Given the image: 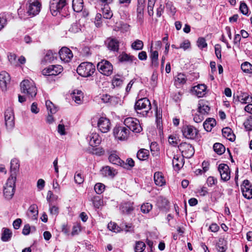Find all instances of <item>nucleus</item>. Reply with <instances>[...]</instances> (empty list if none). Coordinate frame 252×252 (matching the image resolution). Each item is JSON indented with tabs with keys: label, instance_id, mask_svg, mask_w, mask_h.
Instances as JSON below:
<instances>
[{
	"label": "nucleus",
	"instance_id": "19",
	"mask_svg": "<svg viewBox=\"0 0 252 252\" xmlns=\"http://www.w3.org/2000/svg\"><path fill=\"white\" fill-rule=\"evenodd\" d=\"M134 209L133 202H124L120 206V210L125 214H130Z\"/></svg>",
	"mask_w": 252,
	"mask_h": 252
},
{
	"label": "nucleus",
	"instance_id": "1",
	"mask_svg": "<svg viewBox=\"0 0 252 252\" xmlns=\"http://www.w3.org/2000/svg\"><path fill=\"white\" fill-rule=\"evenodd\" d=\"M151 108V102L146 97L138 99L134 105V109L137 113L143 117L148 116Z\"/></svg>",
	"mask_w": 252,
	"mask_h": 252
},
{
	"label": "nucleus",
	"instance_id": "63",
	"mask_svg": "<svg viewBox=\"0 0 252 252\" xmlns=\"http://www.w3.org/2000/svg\"><path fill=\"white\" fill-rule=\"evenodd\" d=\"M169 143L174 146L178 144V139L173 135H170L168 138Z\"/></svg>",
	"mask_w": 252,
	"mask_h": 252
},
{
	"label": "nucleus",
	"instance_id": "40",
	"mask_svg": "<svg viewBox=\"0 0 252 252\" xmlns=\"http://www.w3.org/2000/svg\"><path fill=\"white\" fill-rule=\"evenodd\" d=\"M12 235L11 231L8 228H4L1 236V240L3 242L9 241Z\"/></svg>",
	"mask_w": 252,
	"mask_h": 252
},
{
	"label": "nucleus",
	"instance_id": "27",
	"mask_svg": "<svg viewBox=\"0 0 252 252\" xmlns=\"http://www.w3.org/2000/svg\"><path fill=\"white\" fill-rule=\"evenodd\" d=\"M222 134L223 137L231 141H233L235 139V135L229 127H226L222 128Z\"/></svg>",
	"mask_w": 252,
	"mask_h": 252
},
{
	"label": "nucleus",
	"instance_id": "50",
	"mask_svg": "<svg viewBox=\"0 0 252 252\" xmlns=\"http://www.w3.org/2000/svg\"><path fill=\"white\" fill-rule=\"evenodd\" d=\"M197 45L198 48L200 49H203L207 46V43H206V40L204 37L198 38L197 41Z\"/></svg>",
	"mask_w": 252,
	"mask_h": 252
},
{
	"label": "nucleus",
	"instance_id": "5",
	"mask_svg": "<svg viewBox=\"0 0 252 252\" xmlns=\"http://www.w3.org/2000/svg\"><path fill=\"white\" fill-rule=\"evenodd\" d=\"M124 124L129 130L134 133H140L142 130L140 122L136 118L128 117L125 119Z\"/></svg>",
	"mask_w": 252,
	"mask_h": 252
},
{
	"label": "nucleus",
	"instance_id": "10",
	"mask_svg": "<svg viewBox=\"0 0 252 252\" xmlns=\"http://www.w3.org/2000/svg\"><path fill=\"white\" fill-rule=\"evenodd\" d=\"M178 148L182 152L183 156L189 158L193 156L194 153V148L189 144L186 142L181 143Z\"/></svg>",
	"mask_w": 252,
	"mask_h": 252
},
{
	"label": "nucleus",
	"instance_id": "58",
	"mask_svg": "<svg viewBox=\"0 0 252 252\" xmlns=\"http://www.w3.org/2000/svg\"><path fill=\"white\" fill-rule=\"evenodd\" d=\"M74 180L78 184H82L84 182V178L82 174L80 173H76L74 176Z\"/></svg>",
	"mask_w": 252,
	"mask_h": 252
},
{
	"label": "nucleus",
	"instance_id": "54",
	"mask_svg": "<svg viewBox=\"0 0 252 252\" xmlns=\"http://www.w3.org/2000/svg\"><path fill=\"white\" fill-rule=\"evenodd\" d=\"M80 31V25L77 23H73L69 29V31L72 33H77Z\"/></svg>",
	"mask_w": 252,
	"mask_h": 252
},
{
	"label": "nucleus",
	"instance_id": "21",
	"mask_svg": "<svg viewBox=\"0 0 252 252\" xmlns=\"http://www.w3.org/2000/svg\"><path fill=\"white\" fill-rule=\"evenodd\" d=\"M206 86L204 84H199L193 88L192 91L198 97L203 96L206 94Z\"/></svg>",
	"mask_w": 252,
	"mask_h": 252
},
{
	"label": "nucleus",
	"instance_id": "59",
	"mask_svg": "<svg viewBox=\"0 0 252 252\" xmlns=\"http://www.w3.org/2000/svg\"><path fill=\"white\" fill-rule=\"evenodd\" d=\"M221 46L220 45L216 44L215 46V54L217 58L219 60L221 59Z\"/></svg>",
	"mask_w": 252,
	"mask_h": 252
},
{
	"label": "nucleus",
	"instance_id": "2",
	"mask_svg": "<svg viewBox=\"0 0 252 252\" xmlns=\"http://www.w3.org/2000/svg\"><path fill=\"white\" fill-rule=\"evenodd\" d=\"M22 93L29 97L33 98L37 94V89L33 81L23 80L20 84Z\"/></svg>",
	"mask_w": 252,
	"mask_h": 252
},
{
	"label": "nucleus",
	"instance_id": "53",
	"mask_svg": "<svg viewBox=\"0 0 252 252\" xmlns=\"http://www.w3.org/2000/svg\"><path fill=\"white\" fill-rule=\"evenodd\" d=\"M124 164L126 165H121V167L124 168L129 169L134 166V161L132 158H129L126 159V162L124 161Z\"/></svg>",
	"mask_w": 252,
	"mask_h": 252
},
{
	"label": "nucleus",
	"instance_id": "13",
	"mask_svg": "<svg viewBox=\"0 0 252 252\" xmlns=\"http://www.w3.org/2000/svg\"><path fill=\"white\" fill-rule=\"evenodd\" d=\"M89 145L92 147H95L99 145L101 142V138L99 134L94 132L91 131L86 138Z\"/></svg>",
	"mask_w": 252,
	"mask_h": 252
},
{
	"label": "nucleus",
	"instance_id": "26",
	"mask_svg": "<svg viewBox=\"0 0 252 252\" xmlns=\"http://www.w3.org/2000/svg\"><path fill=\"white\" fill-rule=\"evenodd\" d=\"M101 173L104 176L114 177L117 173V172L113 168L106 166L102 168Z\"/></svg>",
	"mask_w": 252,
	"mask_h": 252
},
{
	"label": "nucleus",
	"instance_id": "36",
	"mask_svg": "<svg viewBox=\"0 0 252 252\" xmlns=\"http://www.w3.org/2000/svg\"><path fill=\"white\" fill-rule=\"evenodd\" d=\"M237 98L238 101L243 104L250 103L252 101V98L249 97L248 94L246 93H241L237 96Z\"/></svg>",
	"mask_w": 252,
	"mask_h": 252
},
{
	"label": "nucleus",
	"instance_id": "28",
	"mask_svg": "<svg viewBox=\"0 0 252 252\" xmlns=\"http://www.w3.org/2000/svg\"><path fill=\"white\" fill-rule=\"evenodd\" d=\"M38 213V208L36 204H32L30 206L28 209V215L31 219L33 220H36Z\"/></svg>",
	"mask_w": 252,
	"mask_h": 252
},
{
	"label": "nucleus",
	"instance_id": "61",
	"mask_svg": "<svg viewBox=\"0 0 252 252\" xmlns=\"http://www.w3.org/2000/svg\"><path fill=\"white\" fill-rule=\"evenodd\" d=\"M244 125L247 130H252V116L247 119V120L244 123Z\"/></svg>",
	"mask_w": 252,
	"mask_h": 252
},
{
	"label": "nucleus",
	"instance_id": "62",
	"mask_svg": "<svg viewBox=\"0 0 252 252\" xmlns=\"http://www.w3.org/2000/svg\"><path fill=\"white\" fill-rule=\"evenodd\" d=\"M240 10L244 15H246L248 13V8L247 4L245 2H241L240 6Z\"/></svg>",
	"mask_w": 252,
	"mask_h": 252
},
{
	"label": "nucleus",
	"instance_id": "52",
	"mask_svg": "<svg viewBox=\"0 0 252 252\" xmlns=\"http://www.w3.org/2000/svg\"><path fill=\"white\" fill-rule=\"evenodd\" d=\"M180 159L182 160V158L178 157L177 156H174L172 159V164L173 166L176 167L177 168H179L182 165V161H180Z\"/></svg>",
	"mask_w": 252,
	"mask_h": 252
},
{
	"label": "nucleus",
	"instance_id": "45",
	"mask_svg": "<svg viewBox=\"0 0 252 252\" xmlns=\"http://www.w3.org/2000/svg\"><path fill=\"white\" fill-rule=\"evenodd\" d=\"M143 45L142 41L137 39L132 43L131 47L134 50H139L143 48Z\"/></svg>",
	"mask_w": 252,
	"mask_h": 252
},
{
	"label": "nucleus",
	"instance_id": "14",
	"mask_svg": "<svg viewBox=\"0 0 252 252\" xmlns=\"http://www.w3.org/2000/svg\"><path fill=\"white\" fill-rule=\"evenodd\" d=\"M29 2L28 12L29 15L34 16L38 14L40 11L41 4L38 0H29Z\"/></svg>",
	"mask_w": 252,
	"mask_h": 252
},
{
	"label": "nucleus",
	"instance_id": "15",
	"mask_svg": "<svg viewBox=\"0 0 252 252\" xmlns=\"http://www.w3.org/2000/svg\"><path fill=\"white\" fill-rule=\"evenodd\" d=\"M241 190L244 197L248 199L252 198V187L249 180H245L243 181Z\"/></svg>",
	"mask_w": 252,
	"mask_h": 252
},
{
	"label": "nucleus",
	"instance_id": "44",
	"mask_svg": "<svg viewBox=\"0 0 252 252\" xmlns=\"http://www.w3.org/2000/svg\"><path fill=\"white\" fill-rule=\"evenodd\" d=\"M123 82V77L119 75H115L112 80V84L114 86H120Z\"/></svg>",
	"mask_w": 252,
	"mask_h": 252
},
{
	"label": "nucleus",
	"instance_id": "34",
	"mask_svg": "<svg viewBox=\"0 0 252 252\" xmlns=\"http://www.w3.org/2000/svg\"><path fill=\"white\" fill-rule=\"evenodd\" d=\"M72 8L76 12L81 11L83 8V0H72Z\"/></svg>",
	"mask_w": 252,
	"mask_h": 252
},
{
	"label": "nucleus",
	"instance_id": "39",
	"mask_svg": "<svg viewBox=\"0 0 252 252\" xmlns=\"http://www.w3.org/2000/svg\"><path fill=\"white\" fill-rule=\"evenodd\" d=\"M242 71L247 74L252 73V64L249 62H245L242 63L241 66Z\"/></svg>",
	"mask_w": 252,
	"mask_h": 252
},
{
	"label": "nucleus",
	"instance_id": "38",
	"mask_svg": "<svg viewBox=\"0 0 252 252\" xmlns=\"http://www.w3.org/2000/svg\"><path fill=\"white\" fill-rule=\"evenodd\" d=\"M119 60L120 62H127L131 63L134 61H137V59L134 56H130L127 54H122L119 56Z\"/></svg>",
	"mask_w": 252,
	"mask_h": 252
},
{
	"label": "nucleus",
	"instance_id": "11",
	"mask_svg": "<svg viewBox=\"0 0 252 252\" xmlns=\"http://www.w3.org/2000/svg\"><path fill=\"white\" fill-rule=\"evenodd\" d=\"M221 179L223 181H227L230 179V170L229 166L225 163H221L218 166Z\"/></svg>",
	"mask_w": 252,
	"mask_h": 252
},
{
	"label": "nucleus",
	"instance_id": "4",
	"mask_svg": "<svg viewBox=\"0 0 252 252\" xmlns=\"http://www.w3.org/2000/svg\"><path fill=\"white\" fill-rule=\"evenodd\" d=\"M16 179L13 175L10 176L4 187L3 195L7 200L11 199L14 194Z\"/></svg>",
	"mask_w": 252,
	"mask_h": 252
},
{
	"label": "nucleus",
	"instance_id": "32",
	"mask_svg": "<svg viewBox=\"0 0 252 252\" xmlns=\"http://www.w3.org/2000/svg\"><path fill=\"white\" fill-rule=\"evenodd\" d=\"M109 4L101 5L102 6V11L103 16L105 19H110L113 16V13L109 6Z\"/></svg>",
	"mask_w": 252,
	"mask_h": 252
},
{
	"label": "nucleus",
	"instance_id": "46",
	"mask_svg": "<svg viewBox=\"0 0 252 252\" xmlns=\"http://www.w3.org/2000/svg\"><path fill=\"white\" fill-rule=\"evenodd\" d=\"M94 206L96 208H99L103 205V201L98 196H94L93 199Z\"/></svg>",
	"mask_w": 252,
	"mask_h": 252
},
{
	"label": "nucleus",
	"instance_id": "64",
	"mask_svg": "<svg viewBox=\"0 0 252 252\" xmlns=\"http://www.w3.org/2000/svg\"><path fill=\"white\" fill-rule=\"evenodd\" d=\"M45 187V181L42 179H40L37 182V188L39 190H42Z\"/></svg>",
	"mask_w": 252,
	"mask_h": 252
},
{
	"label": "nucleus",
	"instance_id": "12",
	"mask_svg": "<svg viewBox=\"0 0 252 252\" xmlns=\"http://www.w3.org/2000/svg\"><path fill=\"white\" fill-rule=\"evenodd\" d=\"M63 70V67L60 65H52L44 69L42 71V74L46 76L57 75Z\"/></svg>",
	"mask_w": 252,
	"mask_h": 252
},
{
	"label": "nucleus",
	"instance_id": "16",
	"mask_svg": "<svg viewBox=\"0 0 252 252\" xmlns=\"http://www.w3.org/2000/svg\"><path fill=\"white\" fill-rule=\"evenodd\" d=\"M59 55L61 60L65 63L70 61L73 57L71 51L66 47H63L59 52Z\"/></svg>",
	"mask_w": 252,
	"mask_h": 252
},
{
	"label": "nucleus",
	"instance_id": "42",
	"mask_svg": "<svg viewBox=\"0 0 252 252\" xmlns=\"http://www.w3.org/2000/svg\"><path fill=\"white\" fill-rule=\"evenodd\" d=\"M213 149L214 151L217 153L218 155H222L225 151L224 146L219 143H216L214 145Z\"/></svg>",
	"mask_w": 252,
	"mask_h": 252
},
{
	"label": "nucleus",
	"instance_id": "47",
	"mask_svg": "<svg viewBox=\"0 0 252 252\" xmlns=\"http://www.w3.org/2000/svg\"><path fill=\"white\" fill-rule=\"evenodd\" d=\"M153 206L149 203H143L141 206V211L142 213H148L152 209Z\"/></svg>",
	"mask_w": 252,
	"mask_h": 252
},
{
	"label": "nucleus",
	"instance_id": "29",
	"mask_svg": "<svg viewBox=\"0 0 252 252\" xmlns=\"http://www.w3.org/2000/svg\"><path fill=\"white\" fill-rule=\"evenodd\" d=\"M72 99L78 104L82 103L83 99V94L79 90H74L72 94Z\"/></svg>",
	"mask_w": 252,
	"mask_h": 252
},
{
	"label": "nucleus",
	"instance_id": "41",
	"mask_svg": "<svg viewBox=\"0 0 252 252\" xmlns=\"http://www.w3.org/2000/svg\"><path fill=\"white\" fill-rule=\"evenodd\" d=\"M46 106L48 113L51 114L56 113L58 111L57 107L50 100L46 101Z\"/></svg>",
	"mask_w": 252,
	"mask_h": 252
},
{
	"label": "nucleus",
	"instance_id": "7",
	"mask_svg": "<svg viewBox=\"0 0 252 252\" xmlns=\"http://www.w3.org/2000/svg\"><path fill=\"white\" fill-rule=\"evenodd\" d=\"M113 133L116 138L123 141L128 138L130 131L126 127L118 126L114 128Z\"/></svg>",
	"mask_w": 252,
	"mask_h": 252
},
{
	"label": "nucleus",
	"instance_id": "51",
	"mask_svg": "<svg viewBox=\"0 0 252 252\" xmlns=\"http://www.w3.org/2000/svg\"><path fill=\"white\" fill-rule=\"evenodd\" d=\"M108 228L114 232H118L121 230V228L119 227L115 222H110L108 224Z\"/></svg>",
	"mask_w": 252,
	"mask_h": 252
},
{
	"label": "nucleus",
	"instance_id": "49",
	"mask_svg": "<svg viewBox=\"0 0 252 252\" xmlns=\"http://www.w3.org/2000/svg\"><path fill=\"white\" fill-rule=\"evenodd\" d=\"M50 11L52 15L57 16L58 12H60L56 2H52L50 5Z\"/></svg>",
	"mask_w": 252,
	"mask_h": 252
},
{
	"label": "nucleus",
	"instance_id": "30",
	"mask_svg": "<svg viewBox=\"0 0 252 252\" xmlns=\"http://www.w3.org/2000/svg\"><path fill=\"white\" fill-rule=\"evenodd\" d=\"M216 125V121L213 118L207 119L203 123V126L207 131H210Z\"/></svg>",
	"mask_w": 252,
	"mask_h": 252
},
{
	"label": "nucleus",
	"instance_id": "57",
	"mask_svg": "<svg viewBox=\"0 0 252 252\" xmlns=\"http://www.w3.org/2000/svg\"><path fill=\"white\" fill-rule=\"evenodd\" d=\"M204 119V116L197 112L194 115L193 120L195 123H198L201 122Z\"/></svg>",
	"mask_w": 252,
	"mask_h": 252
},
{
	"label": "nucleus",
	"instance_id": "35",
	"mask_svg": "<svg viewBox=\"0 0 252 252\" xmlns=\"http://www.w3.org/2000/svg\"><path fill=\"white\" fill-rule=\"evenodd\" d=\"M149 156V151L145 149L139 150L137 153V158L141 160H146L148 158Z\"/></svg>",
	"mask_w": 252,
	"mask_h": 252
},
{
	"label": "nucleus",
	"instance_id": "20",
	"mask_svg": "<svg viewBox=\"0 0 252 252\" xmlns=\"http://www.w3.org/2000/svg\"><path fill=\"white\" fill-rule=\"evenodd\" d=\"M210 110V108L207 102H205L202 100L199 101L197 110L198 113H201L205 116L208 114Z\"/></svg>",
	"mask_w": 252,
	"mask_h": 252
},
{
	"label": "nucleus",
	"instance_id": "18",
	"mask_svg": "<svg viewBox=\"0 0 252 252\" xmlns=\"http://www.w3.org/2000/svg\"><path fill=\"white\" fill-rule=\"evenodd\" d=\"M5 123L7 129H12L14 126V116L11 110H6L5 112Z\"/></svg>",
	"mask_w": 252,
	"mask_h": 252
},
{
	"label": "nucleus",
	"instance_id": "23",
	"mask_svg": "<svg viewBox=\"0 0 252 252\" xmlns=\"http://www.w3.org/2000/svg\"><path fill=\"white\" fill-rule=\"evenodd\" d=\"M108 159L109 161L113 164H116L120 166H121V165H125L124 164V161L120 158L116 152L111 153L109 155Z\"/></svg>",
	"mask_w": 252,
	"mask_h": 252
},
{
	"label": "nucleus",
	"instance_id": "56",
	"mask_svg": "<svg viewBox=\"0 0 252 252\" xmlns=\"http://www.w3.org/2000/svg\"><path fill=\"white\" fill-rule=\"evenodd\" d=\"M118 25V30L121 31L122 32H127L129 29V26L126 23L121 22Z\"/></svg>",
	"mask_w": 252,
	"mask_h": 252
},
{
	"label": "nucleus",
	"instance_id": "9",
	"mask_svg": "<svg viewBox=\"0 0 252 252\" xmlns=\"http://www.w3.org/2000/svg\"><path fill=\"white\" fill-rule=\"evenodd\" d=\"M182 132L184 137L189 139H194L196 138L198 131L192 126H184L182 128Z\"/></svg>",
	"mask_w": 252,
	"mask_h": 252
},
{
	"label": "nucleus",
	"instance_id": "6",
	"mask_svg": "<svg viewBox=\"0 0 252 252\" xmlns=\"http://www.w3.org/2000/svg\"><path fill=\"white\" fill-rule=\"evenodd\" d=\"M95 118H94L92 120V125L94 126L95 124L94 121ZM96 125L98 129L103 133H106L109 131L110 129V121L105 117H100L97 119Z\"/></svg>",
	"mask_w": 252,
	"mask_h": 252
},
{
	"label": "nucleus",
	"instance_id": "22",
	"mask_svg": "<svg viewBox=\"0 0 252 252\" xmlns=\"http://www.w3.org/2000/svg\"><path fill=\"white\" fill-rule=\"evenodd\" d=\"M216 247L218 252H225L227 249V241L224 238H220L216 243Z\"/></svg>",
	"mask_w": 252,
	"mask_h": 252
},
{
	"label": "nucleus",
	"instance_id": "55",
	"mask_svg": "<svg viewBox=\"0 0 252 252\" xmlns=\"http://www.w3.org/2000/svg\"><path fill=\"white\" fill-rule=\"evenodd\" d=\"M49 211L51 215L56 216L59 213V208L55 205H52L51 203H49Z\"/></svg>",
	"mask_w": 252,
	"mask_h": 252
},
{
	"label": "nucleus",
	"instance_id": "17",
	"mask_svg": "<svg viewBox=\"0 0 252 252\" xmlns=\"http://www.w3.org/2000/svg\"><path fill=\"white\" fill-rule=\"evenodd\" d=\"M10 77L9 74L5 71H2L0 73V87L2 91L7 90V85L10 82Z\"/></svg>",
	"mask_w": 252,
	"mask_h": 252
},
{
	"label": "nucleus",
	"instance_id": "8",
	"mask_svg": "<svg viewBox=\"0 0 252 252\" xmlns=\"http://www.w3.org/2000/svg\"><path fill=\"white\" fill-rule=\"evenodd\" d=\"M98 70L102 74L109 76L113 72V65L108 61L102 60L97 64Z\"/></svg>",
	"mask_w": 252,
	"mask_h": 252
},
{
	"label": "nucleus",
	"instance_id": "25",
	"mask_svg": "<svg viewBox=\"0 0 252 252\" xmlns=\"http://www.w3.org/2000/svg\"><path fill=\"white\" fill-rule=\"evenodd\" d=\"M154 179L156 185L161 187L165 184V180L162 175V173L159 172H157L155 173Z\"/></svg>",
	"mask_w": 252,
	"mask_h": 252
},
{
	"label": "nucleus",
	"instance_id": "37",
	"mask_svg": "<svg viewBox=\"0 0 252 252\" xmlns=\"http://www.w3.org/2000/svg\"><path fill=\"white\" fill-rule=\"evenodd\" d=\"M57 54L53 52L52 50H48L46 52L44 57V60L46 62H51L57 59Z\"/></svg>",
	"mask_w": 252,
	"mask_h": 252
},
{
	"label": "nucleus",
	"instance_id": "48",
	"mask_svg": "<svg viewBox=\"0 0 252 252\" xmlns=\"http://www.w3.org/2000/svg\"><path fill=\"white\" fill-rule=\"evenodd\" d=\"M105 186L102 183H97L95 185L94 189L97 194H100L104 190Z\"/></svg>",
	"mask_w": 252,
	"mask_h": 252
},
{
	"label": "nucleus",
	"instance_id": "60",
	"mask_svg": "<svg viewBox=\"0 0 252 252\" xmlns=\"http://www.w3.org/2000/svg\"><path fill=\"white\" fill-rule=\"evenodd\" d=\"M217 183V179L214 177L210 176L207 178V184L208 186L212 187Z\"/></svg>",
	"mask_w": 252,
	"mask_h": 252
},
{
	"label": "nucleus",
	"instance_id": "43",
	"mask_svg": "<svg viewBox=\"0 0 252 252\" xmlns=\"http://www.w3.org/2000/svg\"><path fill=\"white\" fill-rule=\"evenodd\" d=\"M146 245L142 241H136L135 246L134 247V251L135 252H142L145 250Z\"/></svg>",
	"mask_w": 252,
	"mask_h": 252
},
{
	"label": "nucleus",
	"instance_id": "31",
	"mask_svg": "<svg viewBox=\"0 0 252 252\" xmlns=\"http://www.w3.org/2000/svg\"><path fill=\"white\" fill-rule=\"evenodd\" d=\"M19 167V164L18 160L16 158L12 159L10 163V176H12L13 175L16 177V173L18 171Z\"/></svg>",
	"mask_w": 252,
	"mask_h": 252
},
{
	"label": "nucleus",
	"instance_id": "24",
	"mask_svg": "<svg viewBox=\"0 0 252 252\" xmlns=\"http://www.w3.org/2000/svg\"><path fill=\"white\" fill-rule=\"evenodd\" d=\"M108 48L114 51H117L119 49V41L115 38H108L106 41Z\"/></svg>",
	"mask_w": 252,
	"mask_h": 252
},
{
	"label": "nucleus",
	"instance_id": "3",
	"mask_svg": "<svg viewBox=\"0 0 252 252\" xmlns=\"http://www.w3.org/2000/svg\"><path fill=\"white\" fill-rule=\"evenodd\" d=\"M95 70V66L91 63H82L77 67V72L79 75L87 77L94 74Z\"/></svg>",
	"mask_w": 252,
	"mask_h": 252
},
{
	"label": "nucleus",
	"instance_id": "33",
	"mask_svg": "<svg viewBox=\"0 0 252 252\" xmlns=\"http://www.w3.org/2000/svg\"><path fill=\"white\" fill-rule=\"evenodd\" d=\"M187 77L183 73H179L175 78V84L176 86H181L186 83Z\"/></svg>",
	"mask_w": 252,
	"mask_h": 252
}]
</instances>
